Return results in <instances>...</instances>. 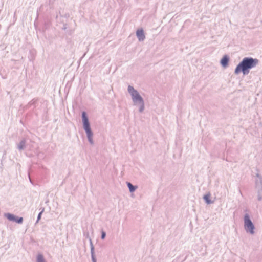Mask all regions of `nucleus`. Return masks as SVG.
<instances>
[{
    "label": "nucleus",
    "instance_id": "4468645a",
    "mask_svg": "<svg viewBox=\"0 0 262 262\" xmlns=\"http://www.w3.org/2000/svg\"><path fill=\"white\" fill-rule=\"evenodd\" d=\"M37 262H46L42 254H39L37 255Z\"/></svg>",
    "mask_w": 262,
    "mask_h": 262
},
{
    "label": "nucleus",
    "instance_id": "f257e3e1",
    "mask_svg": "<svg viewBox=\"0 0 262 262\" xmlns=\"http://www.w3.org/2000/svg\"><path fill=\"white\" fill-rule=\"evenodd\" d=\"M258 63V60L251 57L244 58L237 64L234 70V74L237 75L242 73L244 75L249 74L250 70L256 67Z\"/></svg>",
    "mask_w": 262,
    "mask_h": 262
},
{
    "label": "nucleus",
    "instance_id": "6e6552de",
    "mask_svg": "<svg viewBox=\"0 0 262 262\" xmlns=\"http://www.w3.org/2000/svg\"><path fill=\"white\" fill-rule=\"evenodd\" d=\"M229 57L227 55H225L220 60V64L222 67L226 68L228 66L229 62Z\"/></svg>",
    "mask_w": 262,
    "mask_h": 262
},
{
    "label": "nucleus",
    "instance_id": "f8f14e48",
    "mask_svg": "<svg viewBox=\"0 0 262 262\" xmlns=\"http://www.w3.org/2000/svg\"><path fill=\"white\" fill-rule=\"evenodd\" d=\"M126 184L129 189V192L131 193L134 192L136 190V189L137 188V186L133 185L130 182H127Z\"/></svg>",
    "mask_w": 262,
    "mask_h": 262
},
{
    "label": "nucleus",
    "instance_id": "20e7f679",
    "mask_svg": "<svg viewBox=\"0 0 262 262\" xmlns=\"http://www.w3.org/2000/svg\"><path fill=\"white\" fill-rule=\"evenodd\" d=\"M81 117L83 128L85 133L87 134L92 132V130L91 128L90 123L89 122L88 117L85 112L83 111L82 112Z\"/></svg>",
    "mask_w": 262,
    "mask_h": 262
},
{
    "label": "nucleus",
    "instance_id": "1a4fd4ad",
    "mask_svg": "<svg viewBox=\"0 0 262 262\" xmlns=\"http://www.w3.org/2000/svg\"><path fill=\"white\" fill-rule=\"evenodd\" d=\"M136 36L139 41H142L145 38L144 30L142 29H140L137 30Z\"/></svg>",
    "mask_w": 262,
    "mask_h": 262
},
{
    "label": "nucleus",
    "instance_id": "6ab92c4d",
    "mask_svg": "<svg viewBox=\"0 0 262 262\" xmlns=\"http://www.w3.org/2000/svg\"><path fill=\"white\" fill-rule=\"evenodd\" d=\"M106 237V232L102 230L101 231V238L102 239H104Z\"/></svg>",
    "mask_w": 262,
    "mask_h": 262
},
{
    "label": "nucleus",
    "instance_id": "39448f33",
    "mask_svg": "<svg viewBox=\"0 0 262 262\" xmlns=\"http://www.w3.org/2000/svg\"><path fill=\"white\" fill-rule=\"evenodd\" d=\"M4 216L10 221L15 222L17 224H21L23 222V217L16 216L10 213H5Z\"/></svg>",
    "mask_w": 262,
    "mask_h": 262
},
{
    "label": "nucleus",
    "instance_id": "ddd939ff",
    "mask_svg": "<svg viewBox=\"0 0 262 262\" xmlns=\"http://www.w3.org/2000/svg\"><path fill=\"white\" fill-rule=\"evenodd\" d=\"M88 138L89 142L91 145L94 144V141L93 140V132L86 134Z\"/></svg>",
    "mask_w": 262,
    "mask_h": 262
},
{
    "label": "nucleus",
    "instance_id": "aec40b11",
    "mask_svg": "<svg viewBox=\"0 0 262 262\" xmlns=\"http://www.w3.org/2000/svg\"><path fill=\"white\" fill-rule=\"evenodd\" d=\"M67 29V25H64L63 28V30H66Z\"/></svg>",
    "mask_w": 262,
    "mask_h": 262
},
{
    "label": "nucleus",
    "instance_id": "7ed1b4c3",
    "mask_svg": "<svg viewBox=\"0 0 262 262\" xmlns=\"http://www.w3.org/2000/svg\"><path fill=\"white\" fill-rule=\"evenodd\" d=\"M127 91L132 96L133 102L137 104L138 102H142L143 100V98L141 96L139 93L135 90L133 86L128 85Z\"/></svg>",
    "mask_w": 262,
    "mask_h": 262
},
{
    "label": "nucleus",
    "instance_id": "412c9836",
    "mask_svg": "<svg viewBox=\"0 0 262 262\" xmlns=\"http://www.w3.org/2000/svg\"><path fill=\"white\" fill-rule=\"evenodd\" d=\"M29 180H30V182L32 183V181H31V180L30 177H29Z\"/></svg>",
    "mask_w": 262,
    "mask_h": 262
},
{
    "label": "nucleus",
    "instance_id": "423d86ee",
    "mask_svg": "<svg viewBox=\"0 0 262 262\" xmlns=\"http://www.w3.org/2000/svg\"><path fill=\"white\" fill-rule=\"evenodd\" d=\"M255 187L257 190L262 189V177L257 173L256 174Z\"/></svg>",
    "mask_w": 262,
    "mask_h": 262
},
{
    "label": "nucleus",
    "instance_id": "f03ea898",
    "mask_svg": "<svg viewBox=\"0 0 262 262\" xmlns=\"http://www.w3.org/2000/svg\"><path fill=\"white\" fill-rule=\"evenodd\" d=\"M244 227L245 231L251 235L255 233V226L251 221L250 215L248 213H246L244 217Z\"/></svg>",
    "mask_w": 262,
    "mask_h": 262
},
{
    "label": "nucleus",
    "instance_id": "a211bd4d",
    "mask_svg": "<svg viewBox=\"0 0 262 262\" xmlns=\"http://www.w3.org/2000/svg\"><path fill=\"white\" fill-rule=\"evenodd\" d=\"M36 102V100H34V99H33L32 100H31L28 104V107H30L32 105H35V103Z\"/></svg>",
    "mask_w": 262,
    "mask_h": 262
},
{
    "label": "nucleus",
    "instance_id": "9b49d317",
    "mask_svg": "<svg viewBox=\"0 0 262 262\" xmlns=\"http://www.w3.org/2000/svg\"><path fill=\"white\" fill-rule=\"evenodd\" d=\"M210 194L208 193L203 196V199L207 204H211L213 203V201H211L210 199Z\"/></svg>",
    "mask_w": 262,
    "mask_h": 262
},
{
    "label": "nucleus",
    "instance_id": "2eb2a0df",
    "mask_svg": "<svg viewBox=\"0 0 262 262\" xmlns=\"http://www.w3.org/2000/svg\"><path fill=\"white\" fill-rule=\"evenodd\" d=\"M138 103L140 104V107H139V112L142 113L144 111V100L142 101V102H138Z\"/></svg>",
    "mask_w": 262,
    "mask_h": 262
},
{
    "label": "nucleus",
    "instance_id": "0eeeda50",
    "mask_svg": "<svg viewBox=\"0 0 262 262\" xmlns=\"http://www.w3.org/2000/svg\"><path fill=\"white\" fill-rule=\"evenodd\" d=\"M89 242H90V246L91 248V258L92 262H97L96 258L95 257V249L94 246L93 244L92 241L91 237L89 238Z\"/></svg>",
    "mask_w": 262,
    "mask_h": 262
},
{
    "label": "nucleus",
    "instance_id": "9d476101",
    "mask_svg": "<svg viewBox=\"0 0 262 262\" xmlns=\"http://www.w3.org/2000/svg\"><path fill=\"white\" fill-rule=\"evenodd\" d=\"M26 141L25 139H22L19 144L17 145V148L19 151H21L24 150L26 146Z\"/></svg>",
    "mask_w": 262,
    "mask_h": 262
},
{
    "label": "nucleus",
    "instance_id": "f3484780",
    "mask_svg": "<svg viewBox=\"0 0 262 262\" xmlns=\"http://www.w3.org/2000/svg\"><path fill=\"white\" fill-rule=\"evenodd\" d=\"M43 211H44V208H42V210L38 214L37 220H36V223L38 222V221L40 220L42 213L43 212Z\"/></svg>",
    "mask_w": 262,
    "mask_h": 262
},
{
    "label": "nucleus",
    "instance_id": "dca6fc26",
    "mask_svg": "<svg viewBox=\"0 0 262 262\" xmlns=\"http://www.w3.org/2000/svg\"><path fill=\"white\" fill-rule=\"evenodd\" d=\"M257 200L259 201L262 200V189L257 190Z\"/></svg>",
    "mask_w": 262,
    "mask_h": 262
}]
</instances>
